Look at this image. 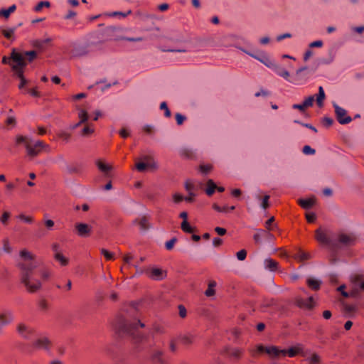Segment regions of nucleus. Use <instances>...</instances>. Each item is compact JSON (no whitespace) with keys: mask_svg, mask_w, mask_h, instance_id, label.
Here are the masks:
<instances>
[{"mask_svg":"<svg viewBox=\"0 0 364 364\" xmlns=\"http://www.w3.org/2000/svg\"><path fill=\"white\" fill-rule=\"evenodd\" d=\"M315 238L328 248L327 258L331 265L344 262L343 252L348 251L357 241V237L353 232L323 231L321 228L315 230Z\"/></svg>","mask_w":364,"mask_h":364,"instance_id":"1","label":"nucleus"},{"mask_svg":"<svg viewBox=\"0 0 364 364\" xmlns=\"http://www.w3.org/2000/svg\"><path fill=\"white\" fill-rule=\"evenodd\" d=\"M18 267L21 270V281L27 290L31 293H33L40 289L41 282L34 277V269L37 267L36 263H18Z\"/></svg>","mask_w":364,"mask_h":364,"instance_id":"2","label":"nucleus"},{"mask_svg":"<svg viewBox=\"0 0 364 364\" xmlns=\"http://www.w3.org/2000/svg\"><path fill=\"white\" fill-rule=\"evenodd\" d=\"M2 63L9 64L11 66L14 75L21 80L18 87L21 89L26 83L23 77V68L26 66L23 54L18 53L16 49H12L10 57L4 56Z\"/></svg>","mask_w":364,"mask_h":364,"instance_id":"3","label":"nucleus"},{"mask_svg":"<svg viewBox=\"0 0 364 364\" xmlns=\"http://www.w3.org/2000/svg\"><path fill=\"white\" fill-rule=\"evenodd\" d=\"M257 350L259 353H265L271 358L276 359L281 356L286 355H288L290 358H293L301 352L302 347L301 345H297L296 346L290 348L289 350H281L277 346H264L262 345H259L257 346Z\"/></svg>","mask_w":364,"mask_h":364,"instance_id":"4","label":"nucleus"},{"mask_svg":"<svg viewBox=\"0 0 364 364\" xmlns=\"http://www.w3.org/2000/svg\"><path fill=\"white\" fill-rule=\"evenodd\" d=\"M145 325L139 320L123 321L120 324L119 329L123 333L132 336L136 342H145L147 336L139 331V328L144 327Z\"/></svg>","mask_w":364,"mask_h":364,"instance_id":"5","label":"nucleus"},{"mask_svg":"<svg viewBox=\"0 0 364 364\" xmlns=\"http://www.w3.org/2000/svg\"><path fill=\"white\" fill-rule=\"evenodd\" d=\"M17 143L24 144L27 154L31 157L37 156L42 149L48 146L42 141L38 140L33 141L31 139L22 136L17 138Z\"/></svg>","mask_w":364,"mask_h":364,"instance_id":"6","label":"nucleus"},{"mask_svg":"<svg viewBox=\"0 0 364 364\" xmlns=\"http://www.w3.org/2000/svg\"><path fill=\"white\" fill-rule=\"evenodd\" d=\"M350 282L351 290L350 291V297L354 299L360 298V291H364L363 274L353 273L350 276Z\"/></svg>","mask_w":364,"mask_h":364,"instance_id":"7","label":"nucleus"},{"mask_svg":"<svg viewBox=\"0 0 364 364\" xmlns=\"http://www.w3.org/2000/svg\"><path fill=\"white\" fill-rule=\"evenodd\" d=\"M16 332L20 338L27 341L32 339L36 336V330L23 322L17 324Z\"/></svg>","mask_w":364,"mask_h":364,"instance_id":"8","label":"nucleus"},{"mask_svg":"<svg viewBox=\"0 0 364 364\" xmlns=\"http://www.w3.org/2000/svg\"><path fill=\"white\" fill-rule=\"evenodd\" d=\"M332 105L334 108L336 119L341 124H347L351 122L352 118L347 115V111L344 108L340 107L334 102Z\"/></svg>","mask_w":364,"mask_h":364,"instance_id":"9","label":"nucleus"},{"mask_svg":"<svg viewBox=\"0 0 364 364\" xmlns=\"http://www.w3.org/2000/svg\"><path fill=\"white\" fill-rule=\"evenodd\" d=\"M274 237L269 231L265 230L259 229L257 232L254 235L253 239L256 243H261L263 241L272 242Z\"/></svg>","mask_w":364,"mask_h":364,"instance_id":"10","label":"nucleus"},{"mask_svg":"<svg viewBox=\"0 0 364 364\" xmlns=\"http://www.w3.org/2000/svg\"><path fill=\"white\" fill-rule=\"evenodd\" d=\"M15 319V316L11 310L6 309L0 313V328L9 325Z\"/></svg>","mask_w":364,"mask_h":364,"instance_id":"11","label":"nucleus"},{"mask_svg":"<svg viewBox=\"0 0 364 364\" xmlns=\"http://www.w3.org/2000/svg\"><path fill=\"white\" fill-rule=\"evenodd\" d=\"M75 227L77 234L82 237H88L92 232V227L86 223H77Z\"/></svg>","mask_w":364,"mask_h":364,"instance_id":"12","label":"nucleus"},{"mask_svg":"<svg viewBox=\"0 0 364 364\" xmlns=\"http://www.w3.org/2000/svg\"><path fill=\"white\" fill-rule=\"evenodd\" d=\"M32 346L36 349H42L48 351L50 349V341L46 337H39L32 343Z\"/></svg>","mask_w":364,"mask_h":364,"instance_id":"13","label":"nucleus"},{"mask_svg":"<svg viewBox=\"0 0 364 364\" xmlns=\"http://www.w3.org/2000/svg\"><path fill=\"white\" fill-rule=\"evenodd\" d=\"M146 274L152 279L161 280L166 275V272L161 269L152 267L146 269Z\"/></svg>","mask_w":364,"mask_h":364,"instance_id":"14","label":"nucleus"},{"mask_svg":"<svg viewBox=\"0 0 364 364\" xmlns=\"http://www.w3.org/2000/svg\"><path fill=\"white\" fill-rule=\"evenodd\" d=\"M296 304L299 308L312 309L315 306V301L312 296H309L306 299L298 297L296 299Z\"/></svg>","mask_w":364,"mask_h":364,"instance_id":"15","label":"nucleus"},{"mask_svg":"<svg viewBox=\"0 0 364 364\" xmlns=\"http://www.w3.org/2000/svg\"><path fill=\"white\" fill-rule=\"evenodd\" d=\"M144 160L146 161V163L144 162H137L136 163V168L140 171L143 172L147 168H156L157 166L156 164L149 156H144Z\"/></svg>","mask_w":364,"mask_h":364,"instance_id":"16","label":"nucleus"},{"mask_svg":"<svg viewBox=\"0 0 364 364\" xmlns=\"http://www.w3.org/2000/svg\"><path fill=\"white\" fill-rule=\"evenodd\" d=\"M309 77L307 67H301L296 71V78L294 80L295 84H302L306 82Z\"/></svg>","mask_w":364,"mask_h":364,"instance_id":"17","label":"nucleus"},{"mask_svg":"<svg viewBox=\"0 0 364 364\" xmlns=\"http://www.w3.org/2000/svg\"><path fill=\"white\" fill-rule=\"evenodd\" d=\"M178 153L181 156L188 159H194L197 157L196 150L188 146L181 147Z\"/></svg>","mask_w":364,"mask_h":364,"instance_id":"18","label":"nucleus"},{"mask_svg":"<svg viewBox=\"0 0 364 364\" xmlns=\"http://www.w3.org/2000/svg\"><path fill=\"white\" fill-rule=\"evenodd\" d=\"M164 352L159 349H153L150 351V358L154 364H161L166 362L163 358Z\"/></svg>","mask_w":364,"mask_h":364,"instance_id":"19","label":"nucleus"},{"mask_svg":"<svg viewBox=\"0 0 364 364\" xmlns=\"http://www.w3.org/2000/svg\"><path fill=\"white\" fill-rule=\"evenodd\" d=\"M254 58L259 60L260 63L266 65L269 68H272L274 62L270 60L264 53L259 52L257 53L256 55L254 56Z\"/></svg>","mask_w":364,"mask_h":364,"instance_id":"20","label":"nucleus"},{"mask_svg":"<svg viewBox=\"0 0 364 364\" xmlns=\"http://www.w3.org/2000/svg\"><path fill=\"white\" fill-rule=\"evenodd\" d=\"M65 170L68 174L80 175L82 173V165L80 164H68L65 163Z\"/></svg>","mask_w":364,"mask_h":364,"instance_id":"21","label":"nucleus"},{"mask_svg":"<svg viewBox=\"0 0 364 364\" xmlns=\"http://www.w3.org/2000/svg\"><path fill=\"white\" fill-rule=\"evenodd\" d=\"M52 39L50 38H47L43 40L36 39L31 42V45L36 49H37L39 52L43 51L46 49V44L50 43Z\"/></svg>","mask_w":364,"mask_h":364,"instance_id":"22","label":"nucleus"},{"mask_svg":"<svg viewBox=\"0 0 364 364\" xmlns=\"http://www.w3.org/2000/svg\"><path fill=\"white\" fill-rule=\"evenodd\" d=\"M226 353L235 360H239L243 355L244 350L238 348H230L225 350Z\"/></svg>","mask_w":364,"mask_h":364,"instance_id":"23","label":"nucleus"},{"mask_svg":"<svg viewBox=\"0 0 364 364\" xmlns=\"http://www.w3.org/2000/svg\"><path fill=\"white\" fill-rule=\"evenodd\" d=\"M316 203L315 198H311L308 199H299L298 203L304 209L311 208Z\"/></svg>","mask_w":364,"mask_h":364,"instance_id":"24","label":"nucleus"},{"mask_svg":"<svg viewBox=\"0 0 364 364\" xmlns=\"http://www.w3.org/2000/svg\"><path fill=\"white\" fill-rule=\"evenodd\" d=\"M20 257L24 260L21 263L28 264L30 262H35L33 261L34 256L26 250H23L20 252Z\"/></svg>","mask_w":364,"mask_h":364,"instance_id":"25","label":"nucleus"},{"mask_svg":"<svg viewBox=\"0 0 364 364\" xmlns=\"http://www.w3.org/2000/svg\"><path fill=\"white\" fill-rule=\"evenodd\" d=\"M264 267L271 272H274L278 269L279 263L272 259H266L264 262Z\"/></svg>","mask_w":364,"mask_h":364,"instance_id":"26","label":"nucleus"},{"mask_svg":"<svg viewBox=\"0 0 364 364\" xmlns=\"http://www.w3.org/2000/svg\"><path fill=\"white\" fill-rule=\"evenodd\" d=\"M134 223L139 224L140 229L143 231H146L150 228L148 218L146 216L142 217L139 220H135Z\"/></svg>","mask_w":364,"mask_h":364,"instance_id":"27","label":"nucleus"},{"mask_svg":"<svg viewBox=\"0 0 364 364\" xmlns=\"http://www.w3.org/2000/svg\"><path fill=\"white\" fill-rule=\"evenodd\" d=\"M307 284L308 286L313 290H318L320 289V286L321 284V282L318 279H314V278H308L307 279Z\"/></svg>","mask_w":364,"mask_h":364,"instance_id":"28","label":"nucleus"},{"mask_svg":"<svg viewBox=\"0 0 364 364\" xmlns=\"http://www.w3.org/2000/svg\"><path fill=\"white\" fill-rule=\"evenodd\" d=\"M96 165L98 168L105 173V176H108L109 171L112 170V166L103 163L101 161H97Z\"/></svg>","mask_w":364,"mask_h":364,"instance_id":"29","label":"nucleus"},{"mask_svg":"<svg viewBox=\"0 0 364 364\" xmlns=\"http://www.w3.org/2000/svg\"><path fill=\"white\" fill-rule=\"evenodd\" d=\"M326 98V94L323 87H318V93L316 96V103L318 107H322L323 105V101Z\"/></svg>","mask_w":364,"mask_h":364,"instance_id":"30","label":"nucleus"},{"mask_svg":"<svg viewBox=\"0 0 364 364\" xmlns=\"http://www.w3.org/2000/svg\"><path fill=\"white\" fill-rule=\"evenodd\" d=\"M207 188L205 190V193L208 196H212L216 188H217V186L215 185V183H214V181L211 179H209L207 182Z\"/></svg>","mask_w":364,"mask_h":364,"instance_id":"31","label":"nucleus"},{"mask_svg":"<svg viewBox=\"0 0 364 364\" xmlns=\"http://www.w3.org/2000/svg\"><path fill=\"white\" fill-rule=\"evenodd\" d=\"M217 283L215 281H210L208 284V287L207 290L205 291V294L206 296H212L215 294V291L214 288L216 287Z\"/></svg>","mask_w":364,"mask_h":364,"instance_id":"32","label":"nucleus"},{"mask_svg":"<svg viewBox=\"0 0 364 364\" xmlns=\"http://www.w3.org/2000/svg\"><path fill=\"white\" fill-rule=\"evenodd\" d=\"M236 48L237 49H239L240 50H241L242 52H243V53L247 54L248 55L251 56L253 58H254V56L256 55L257 53H258V50L254 49L250 46H249L250 49H247V48H245L241 47V46H236Z\"/></svg>","mask_w":364,"mask_h":364,"instance_id":"33","label":"nucleus"},{"mask_svg":"<svg viewBox=\"0 0 364 364\" xmlns=\"http://www.w3.org/2000/svg\"><path fill=\"white\" fill-rule=\"evenodd\" d=\"M16 9V6L14 4L9 6L6 9H3L0 11V16H2L5 18H9V16L11 15V14L14 12Z\"/></svg>","mask_w":364,"mask_h":364,"instance_id":"34","label":"nucleus"},{"mask_svg":"<svg viewBox=\"0 0 364 364\" xmlns=\"http://www.w3.org/2000/svg\"><path fill=\"white\" fill-rule=\"evenodd\" d=\"M295 258L301 262L306 261L309 259H310V255L309 253L305 252L304 251L299 250L298 252L295 255Z\"/></svg>","mask_w":364,"mask_h":364,"instance_id":"35","label":"nucleus"},{"mask_svg":"<svg viewBox=\"0 0 364 364\" xmlns=\"http://www.w3.org/2000/svg\"><path fill=\"white\" fill-rule=\"evenodd\" d=\"M54 257L55 260L59 262L61 265L65 266L68 264V258L65 257L61 252L58 254H54Z\"/></svg>","mask_w":364,"mask_h":364,"instance_id":"36","label":"nucleus"},{"mask_svg":"<svg viewBox=\"0 0 364 364\" xmlns=\"http://www.w3.org/2000/svg\"><path fill=\"white\" fill-rule=\"evenodd\" d=\"M306 360L309 364H319L321 363V357L316 353H313L306 358Z\"/></svg>","mask_w":364,"mask_h":364,"instance_id":"37","label":"nucleus"},{"mask_svg":"<svg viewBox=\"0 0 364 364\" xmlns=\"http://www.w3.org/2000/svg\"><path fill=\"white\" fill-rule=\"evenodd\" d=\"M23 58L27 57L28 61H33L37 56V52L36 50L26 51L23 55Z\"/></svg>","mask_w":364,"mask_h":364,"instance_id":"38","label":"nucleus"},{"mask_svg":"<svg viewBox=\"0 0 364 364\" xmlns=\"http://www.w3.org/2000/svg\"><path fill=\"white\" fill-rule=\"evenodd\" d=\"M270 196L269 195H264L261 200L260 208L263 210H266L269 207V200Z\"/></svg>","mask_w":364,"mask_h":364,"instance_id":"39","label":"nucleus"},{"mask_svg":"<svg viewBox=\"0 0 364 364\" xmlns=\"http://www.w3.org/2000/svg\"><path fill=\"white\" fill-rule=\"evenodd\" d=\"M277 75L281 76L285 69L279 64L274 63L272 68H271Z\"/></svg>","mask_w":364,"mask_h":364,"instance_id":"40","label":"nucleus"},{"mask_svg":"<svg viewBox=\"0 0 364 364\" xmlns=\"http://www.w3.org/2000/svg\"><path fill=\"white\" fill-rule=\"evenodd\" d=\"M50 4L49 1H40L35 7L34 10L36 12H39L41 11V9L43 8V7H50Z\"/></svg>","mask_w":364,"mask_h":364,"instance_id":"41","label":"nucleus"},{"mask_svg":"<svg viewBox=\"0 0 364 364\" xmlns=\"http://www.w3.org/2000/svg\"><path fill=\"white\" fill-rule=\"evenodd\" d=\"M16 31V28H11L9 29H3L1 31L2 34L7 39H11Z\"/></svg>","mask_w":364,"mask_h":364,"instance_id":"42","label":"nucleus"},{"mask_svg":"<svg viewBox=\"0 0 364 364\" xmlns=\"http://www.w3.org/2000/svg\"><path fill=\"white\" fill-rule=\"evenodd\" d=\"M185 188L188 192V194L191 196H196V193L193 192L195 188L194 185L190 181H187L185 183Z\"/></svg>","mask_w":364,"mask_h":364,"instance_id":"43","label":"nucleus"},{"mask_svg":"<svg viewBox=\"0 0 364 364\" xmlns=\"http://www.w3.org/2000/svg\"><path fill=\"white\" fill-rule=\"evenodd\" d=\"M160 107V109L164 110V116L166 117H171V111L168 109V105H167L166 102H162L160 104V107Z\"/></svg>","mask_w":364,"mask_h":364,"instance_id":"44","label":"nucleus"},{"mask_svg":"<svg viewBox=\"0 0 364 364\" xmlns=\"http://www.w3.org/2000/svg\"><path fill=\"white\" fill-rule=\"evenodd\" d=\"M78 117L80 118V123L81 124L86 122L88 119V114L87 112L83 109L80 110Z\"/></svg>","mask_w":364,"mask_h":364,"instance_id":"45","label":"nucleus"},{"mask_svg":"<svg viewBox=\"0 0 364 364\" xmlns=\"http://www.w3.org/2000/svg\"><path fill=\"white\" fill-rule=\"evenodd\" d=\"M181 229L183 231L188 232V233H191L193 231V228L191 227L190 224L188 223L187 220H183L182 222Z\"/></svg>","mask_w":364,"mask_h":364,"instance_id":"46","label":"nucleus"},{"mask_svg":"<svg viewBox=\"0 0 364 364\" xmlns=\"http://www.w3.org/2000/svg\"><path fill=\"white\" fill-rule=\"evenodd\" d=\"M101 254L106 258L107 260H113L114 259V254L109 252L106 249L102 248L100 250Z\"/></svg>","mask_w":364,"mask_h":364,"instance_id":"47","label":"nucleus"},{"mask_svg":"<svg viewBox=\"0 0 364 364\" xmlns=\"http://www.w3.org/2000/svg\"><path fill=\"white\" fill-rule=\"evenodd\" d=\"M3 250L8 254L11 253L12 252V247L10 245L9 240L8 239H5L3 241Z\"/></svg>","mask_w":364,"mask_h":364,"instance_id":"48","label":"nucleus"},{"mask_svg":"<svg viewBox=\"0 0 364 364\" xmlns=\"http://www.w3.org/2000/svg\"><path fill=\"white\" fill-rule=\"evenodd\" d=\"M302 152L305 155H314L316 153V150L311 148L310 146L306 145L303 147Z\"/></svg>","mask_w":364,"mask_h":364,"instance_id":"49","label":"nucleus"},{"mask_svg":"<svg viewBox=\"0 0 364 364\" xmlns=\"http://www.w3.org/2000/svg\"><path fill=\"white\" fill-rule=\"evenodd\" d=\"M119 39L122 40V41H130V42H141V41H144L143 37L131 38V37H127V36H122Z\"/></svg>","mask_w":364,"mask_h":364,"instance_id":"50","label":"nucleus"},{"mask_svg":"<svg viewBox=\"0 0 364 364\" xmlns=\"http://www.w3.org/2000/svg\"><path fill=\"white\" fill-rule=\"evenodd\" d=\"M181 342L185 345H190L193 343V337L191 336H182L181 337Z\"/></svg>","mask_w":364,"mask_h":364,"instance_id":"51","label":"nucleus"},{"mask_svg":"<svg viewBox=\"0 0 364 364\" xmlns=\"http://www.w3.org/2000/svg\"><path fill=\"white\" fill-rule=\"evenodd\" d=\"M270 95L269 92L267 90L261 89L259 91L255 93L256 97H267Z\"/></svg>","mask_w":364,"mask_h":364,"instance_id":"52","label":"nucleus"},{"mask_svg":"<svg viewBox=\"0 0 364 364\" xmlns=\"http://www.w3.org/2000/svg\"><path fill=\"white\" fill-rule=\"evenodd\" d=\"M314 101V96L311 95V96L308 97L304 101L303 103H304V105L305 106V107L307 108V107H311L313 105Z\"/></svg>","mask_w":364,"mask_h":364,"instance_id":"53","label":"nucleus"},{"mask_svg":"<svg viewBox=\"0 0 364 364\" xmlns=\"http://www.w3.org/2000/svg\"><path fill=\"white\" fill-rule=\"evenodd\" d=\"M212 166L211 165H208V164H202L200 166V171L203 173V174H207L209 171H211L212 169Z\"/></svg>","mask_w":364,"mask_h":364,"instance_id":"54","label":"nucleus"},{"mask_svg":"<svg viewBox=\"0 0 364 364\" xmlns=\"http://www.w3.org/2000/svg\"><path fill=\"white\" fill-rule=\"evenodd\" d=\"M176 241H177V239L176 237H173L171 240L167 241L165 243V247H166V250H171L173 247Z\"/></svg>","mask_w":364,"mask_h":364,"instance_id":"55","label":"nucleus"},{"mask_svg":"<svg viewBox=\"0 0 364 364\" xmlns=\"http://www.w3.org/2000/svg\"><path fill=\"white\" fill-rule=\"evenodd\" d=\"M131 13H132V11L129 10L126 13H123V12H121V11H114V12H112V13H111V14H109L108 15L110 16H121L122 17H126L129 14H130Z\"/></svg>","mask_w":364,"mask_h":364,"instance_id":"56","label":"nucleus"},{"mask_svg":"<svg viewBox=\"0 0 364 364\" xmlns=\"http://www.w3.org/2000/svg\"><path fill=\"white\" fill-rule=\"evenodd\" d=\"M175 117H176V123L178 125H181L186 120V117L182 115L180 113L176 114Z\"/></svg>","mask_w":364,"mask_h":364,"instance_id":"57","label":"nucleus"},{"mask_svg":"<svg viewBox=\"0 0 364 364\" xmlns=\"http://www.w3.org/2000/svg\"><path fill=\"white\" fill-rule=\"evenodd\" d=\"M323 45V43L321 40H318V41H314V42H311V43H309V47L310 48H321Z\"/></svg>","mask_w":364,"mask_h":364,"instance_id":"58","label":"nucleus"},{"mask_svg":"<svg viewBox=\"0 0 364 364\" xmlns=\"http://www.w3.org/2000/svg\"><path fill=\"white\" fill-rule=\"evenodd\" d=\"M246 257H247V252L245 250H242L237 252V258L240 261L244 260L246 258Z\"/></svg>","mask_w":364,"mask_h":364,"instance_id":"59","label":"nucleus"},{"mask_svg":"<svg viewBox=\"0 0 364 364\" xmlns=\"http://www.w3.org/2000/svg\"><path fill=\"white\" fill-rule=\"evenodd\" d=\"M59 137L61 138L63 141L68 142L70 139V134L65 132H62L59 134Z\"/></svg>","mask_w":364,"mask_h":364,"instance_id":"60","label":"nucleus"},{"mask_svg":"<svg viewBox=\"0 0 364 364\" xmlns=\"http://www.w3.org/2000/svg\"><path fill=\"white\" fill-rule=\"evenodd\" d=\"M86 51L85 48H75L73 51V55L75 56L84 55Z\"/></svg>","mask_w":364,"mask_h":364,"instance_id":"61","label":"nucleus"},{"mask_svg":"<svg viewBox=\"0 0 364 364\" xmlns=\"http://www.w3.org/2000/svg\"><path fill=\"white\" fill-rule=\"evenodd\" d=\"M282 77H283L284 79H285L286 80H287L288 82H292V83H294V81L292 80L290 77V74L285 69V70L282 73V74L281 75Z\"/></svg>","mask_w":364,"mask_h":364,"instance_id":"62","label":"nucleus"},{"mask_svg":"<svg viewBox=\"0 0 364 364\" xmlns=\"http://www.w3.org/2000/svg\"><path fill=\"white\" fill-rule=\"evenodd\" d=\"M18 218L22 220H23L24 222L27 223H31L33 222V218L32 217H30V216H26L23 214H21L18 216Z\"/></svg>","mask_w":364,"mask_h":364,"instance_id":"63","label":"nucleus"},{"mask_svg":"<svg viewBox=\"0 0 364 364\" xmlns=\"http://www.w3.org/2000/svg\"><path fill=\"white\" fill-rule=\"evenodd\" d=\"M169 349L171 352L175 353L177 350V344L176 341L175 339H172L169 343Z\"/></svg>","mask_w":364,"mask_h":364,"instance_id":"64","label":"nucleus"}]
</instances>
